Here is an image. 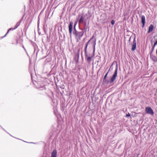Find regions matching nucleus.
<instances>
[{
    "instance_id": "f257e3e1",
    "label": "nucleus",
    "mask_w": 157,
    "mask_h": 157,
    "mask_svg": "<svg viewBox=\"0 0 157 157\" xmlns=\"http://www.w3.org/2000/svg\"><path fill=\"white\" fill-rule=\"evenodd\" d=\"M75 25L74 26V30L73 31V33L75 35L76 41L78 42L81 39L84 33V31L78 32L76 31L75 28Z\"/></svg>"
},
{
    "instance_id": "f03ea898",
    "label": "nucleus",
    "mask_w": 157,
    "mask_h": 157,
    "mask_svg": "<svg viewBox=\"0 0 157 157\" xmlns=\"http://www.w3.org/2000/svg\"><path fill=\"white\" fill-rule=\"evenodd\" d=\"M118 70V66L117 65V64L115 70L114 71V72L113 74L112 77L111 78L110 80V83L111 84L116 79L117 75V71Z\"/></svg>"
},
{
    "instance_id": "7ed1b4c3",
    "label": "nucleus",
    "mask_w": 157,
    "mask_h": 157,
    "mask_svg": "<svg viewBox=\"0 0 157 157\" xmlns=\"http://www.w3.org/2000/svg\"><path fill=\"white\" fill-rule=\"evenodd\" d=\"M145 111L146 113L153 115L154 113L152 108L150 107H146Z\"/></svg>"
},
{
    "instance_id": "20e7f679",
    "label": "nucleus",
    "mask_w": 157,
    "mask_h": 157,
    "mask_svg": "<svg viewBox=\"0 0 157 157\" xmlns=\"http://www.w3.org/2000/svg\"><path fill=\"white\" fill-rule=\"evenodd\" d=\"M136 48V41L135 40V37L134 38L133 41V44L132 45V51H134Z\"/></svg>"
},
{
    "instance_id": "39448f33",
    "label": "nucleus",
    "mask_w": 157,
    "mask_h": 157,
    "mask_svg": "<svg viewBox=\"0 0 157 157\" xmlns=\"http://www.w3.org/2000/svg\"><path fill=\"white\" fill-rule=\"evenodd\" d=\"M73 25V23L72 22H70L69 25V33L71 35L72 32Z\"/></svg>"
},
{
    "instance_id": "423d86ee",
    "label": "nucleus",
    "mask_w": 157,
    "mask_h": 157,
    "mask_svg": "<svg viewBox=\"0 0 157 157\" xmlns=\"http://www.w3.org/2000/svg\"><path fill=\"white\" fill-rule=\"evenodd\" d=\"M57 153L56 150V149L53 150L51 153V157H56Z\"/></svg>"
},
{
    "instance_id": "0eeeda50",
    "label": "nucleus",
    "mask_w": 157,
    "mask_h": 157,
    "mask_svg": "<svg viewBox=\"0 0 157 157\" xmlns=\"http://www.w3.org/2000/svg\"><path fill=\"white\" fill-rule=\"evenodd\" d=\"M141 22L142 24V27L143 28L145 24V17L144 15H142L141 16Z\"/></svg>"
},
{
    "instance_id": "6e6552de",
    "label": "nucleus",
    "mask_w": 157,
    "mask_h": 157,
    "mask_svg": "<svg viewBox=\"0 0 157 157\" xmlns=\"http://www.w3.org/2000/svg\"><path fill=\"white\" fill-rule=\"evenodd\" d=\"M37 85H36V87L38 88H39L41 90H43V89H45V87L43 86V85H38V83H37Z\"/></svg>"
},
{
    "instance_id": "1a4fd4ad",
    "label": "nucleus",
    "mask_w": 157,
    "mask_h": 157,
    "mask_svg": "<svg viewBox=\"0 0 157 157\" xmlns=\"http://www.w3.org/2000/svg\"><path fill=\"white\" fill-rule=\"evenodd\" d=\"M154 29V26L152 25H151L149 27L148 30L147 31L148 33H149L151 32Z\"/></svg>"
},
{
    "instance_id": "9d476101",
    "label": "nucleus",
    "mask_w": 157,
    "mask_h": 157,
    "mask_svg": "<svg viewBox=\"0 0 157 157\" xmlns=\"http://www.w3.org/2000/svg\"><path fill=\"white\" fill-rule=\"evenodd\" d=\"M84 17L82 15L81 16L80 19H79V21H78L79 23L80 24L82 23L83 21V20H84Z\"/></svg>"
},
{
    "instance_id": "9b49d317",
    "label": "nucleus",
    "mask_w": 157,
    "mask_h": 157,
    "mask_svg": "<svg viewBox=\"0 0 157 157\" xmlns=\"http://www.w3.org/2000/svg\"><path fill=\"white\" fill-rule=\"evenodd\" d=\"M91 57H87V58L86 59L89 63H90V61H91Z\"/></svg>"
},
{
    "instance_id": "f8f14e48",
    "label": "nucleus",
    "mask_w": 157,
    "mask_h": 157,
    "mask_svg": "<svg viewBox=\"0 0 157 157\" xmlns=\"http://www.w3.org/2000/svg\"><path fill=\"white\" fill-rule=\"evenodd\" d=\"M16 29V28H15V27L14 28H10V29H9L8 30V31L7 33H6L5 34V35L4 36H6V35L10 31V30H13L14 29Z\"/></svg>"
},
{
    "instance_id": "ddd939ff",
    "label": "nucleus",
    "mask_w": 157,
    "mask_h": 157,
    "mask_svg": "<svg viewBox=\"0 0 157 157\" xmlns=\"http://www.w3.org/2000/svg\"><path fill=\"white\" fill-rule=\"evenodd\" d=\"M156 45L155 44V43H154V45H153V46H152V48H151V54L152 53V52L154 50V48H155V46Z\"/></svg>"
},
{
    "instance_id": "4468645a",
    "label": "nucleus",
    "mask_w": 157,
    "mask_h": 157,
    "mask_svg": "<svg viewBox=\"0 0 157 157\" xmlns=\"http://www.w3.org/2000/svg\"><path fill=\"white\" fill-rule=\"evenodd\" d=\"M21 22H18L17 23L16 25H15V28H17L20 25V23Z\"/></svg>"
},
{
    "instance_id": "2eb2a0df",
    "label": "nucleus",
    "mask_w": 157,
    "mask_h": 157,
    "mask_svg": "<svg viewBox=\"0 0 157 157\" xmlns=\"http://www.w3.org/2000/svg\"><path fill=\"white\" fill-rule=\"evenodd\" d=\"M87 46H88L87 44H86L85 47V48H84V52H87Z\"/></svg>"
},
{
    "instance_id": "dca6fc26",
    "label": "nucleus",
    "mask_w": 157,
    "mask_h": 157,
    "mask_svg": "<svg viewBox=\"0 0 157 157\" xmlns=\"http://www.w3.org/2000/svg\"><path fill=\"white\" fill-rule=\"evenodd\" d=\"M96 39H95L94 41V51L95 50V47L96 44Z\"/></svg>"
},
{
    "instance_id": "f3484780",
    "label": "nucleus",
    "mask_w": 157,
    "mask_h": 157,
    "mask_svg": "<svg viewBox=\"0 0 157 157\" xmlns=\"http://www.w3.org/2000/svg\"><path fill=\"white\" fill-rule=\"evenodd\" d=\"M108 72H109V71H108L107 73L105 74V75L104 77V79H105L106 77H107V75L108 73Z\"/></svg>"
},
{
    "instance_id": "a211bd4d",
    "label": "nucleus",
    "mask_w": 157,
    "mask_h": 157,
    "mask_svg": "<svg viewBox=\"0 0 157 157\" xmlns=\"http://www.w3.org/2000/svg\"><path fill=\"white\" fill-rule=\"evenodd\" d=\"M84 53H85V58L86 59L87 58V57H89L88 56V55L87 54V52H84Z\"/></svg>"
},
{
    "instance_id": "6ab92c4d",
    "label": "nucleus",
    "mask_w": 157,
    "mask_h": 157,
    "mask_svg": "<svg viewBox=\"0 0 157 157\" xmlns=\"http://www.w3.org/2000/svg\"><path fill=\"white\" fill-rule=\"evenodd\" d=\"M115 21L114 20H112V21H111V24L112 25H113L114 24H115Z\"/></svg>"
},
{
    "instance_id": "aec40b11",
    "label": "nucleus",
    "mask_w": 157,
    "mask_h": 157,
    "mask_svg": "<svg viewBox=\"0 0 157 157\" xmlns=\"http://www.w3.org/2000/svg\"><path fill=\"white\" fill-rule=\"evenodd\" d=\"M126 116L127 117H129L130 116V114L129 113H128L126 114Z\"/></svg>"
},
{
    "instance_id": "412c9836",
    "label": "nucleus",
    "mask_w": 157,
    "mask_h": 157,
    "mask_svg": "<svg viewBox=\"0 0 157 157\" xmlns=\"http://www.w3.org/2000/svg\"><path fill=\"white\" fill-rule=\"evenodd\" d=\"M154 43L155 44H156V45H157V40H156V41Z\"/></svg>"
},
{
    "instance_id": "4be33fe9",
    "label": "nucleus",
    "mask_w": 157,
    "mask_h": 157,
    "mask_svg": "<svg viewBox=\"0 0 157 157\" xmlns=\"http://www.w3.org/2000/svg\"><path fill=\"white\" fill-rule=\"evenodd\" d=\"M91 39L90 40H89V41L87 42V43L86 44H87V45H88V44H89V42L91 40Z\"/></svg>"
},
{
    "instance_id": "5701e85b",
    "label": "nucleus",
    "mask_w": 157,
    "mask_h": 157,
    "mask_svg": "<svg viewBox=\"0 0 157 157\" xmlns=\"http://www.w3.org/2000/svg\"><path fill=\"white\" fill-rule=\"evenodd\" d=\"M23 48H24V50H25V51H26V49H25V48L24 47H23Z\"/></svg>"
},
{
    "instance_id": "b1692460",
    "label": "nucleus",
    "mask_w": 157,
    "mask_h": 157,
    "mask_svg": "<svg viewBox=\"0 0 157 157\" xmlns=\"http://www.w3.org/2000/svg\"><path fill=\"white\" fill-rule=\"evenodd\" d=\"M130 39H131V37H130V38H129V41H130Z\"/></svg>"
},
{
    "instance_id": "393cba45",
    "label": "nucleus",
    "mask_w": 157,
    "mask_h": 157,
    "mask_svg": "<svg viewBox=\"0 0 157 157\" xmlns=\"http://www.w3.org/2000/svg\"><path fill=\"white\" fill-rule=\"evenodd\" d=\"M93 37H94V36H92V38H93Z\"/></svg>"
}]
</instances>
